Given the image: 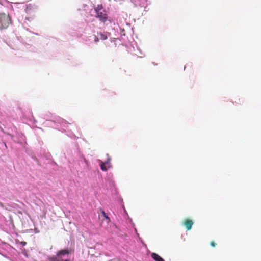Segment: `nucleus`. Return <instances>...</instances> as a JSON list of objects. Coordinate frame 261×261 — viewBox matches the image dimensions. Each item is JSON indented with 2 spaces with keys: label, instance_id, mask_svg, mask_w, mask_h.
<instances>
[{
  "label": "nucleus",
  "instance_id": "nucleus-1",
  "mask_svg": "<svg viewBox=\"0 0 261 261\" xmlns=\"http://www.w3.org/2000/svg\"><path fill=\"white\" fill-rule=\"evenodd\" d=\"M12 23L11 18L9 14L0 13V29H6Z\"/></svg>",
  "mask_w": 261,
  "mask_h": 261
},
{
  "label": "nucleus",
  "instance_id": "nucleus-2",
  "mask_svg": "<svg viewBox=\"0 0 261 261\" xmlns=\"http://www.w3.org/2000/svg\"><path fill=\"white\" fill-rule=\"evenodd\" d=\"M96 17L98 18L100 21L105 22L108 19L107 14L105 10L103 9L101 5H98L95 8Z\"/></svg>",
  "mask_w": 261,
  "mask_h": 261
},
{
  "label": "nucleus",
  "instance_id": "nucleus-3",
  "mask_svg": "<svg viewBox=\"0 0 261 261\" xmlns=\"http://www.w3.org/2000/svg\"><path fill=\"white\" fill-rule=\"evenodd\" d=\"M183 224L186 227L187 230H190L191 229L193 225V222L189 219H186L184 221Z\"/></svg>",
  "mask_w": 261,
  "mask_h": 261
},
{
  "label": "nucleus",
  "instance_id": "nucleus-4",
  "mask_svg": "<svg viewBox=\"0 0 261 261\" xmlns=\"http://www.w3.org/2000/svg\"><path fill=\"white\" fill-rule=\"evenodd\" d=\"M71 252H72L71 249H63V250L59 251L58 252L57 255V256L64 255L66 254H69L71 253Z\"/></svg>",
  "mask_w": 261,
  "mask_h": 261
},
{
  "label": "nucleus",
  "instance_id": "nucleus-5",
  "mask_svg": "<svg viewBox=\"0 0 261 261\" xmlns=\"http://www.w3.org/2000/svg\"><path fill=\"white\" fill-rule=\"evenodd\" d=\"M151 257L155 261H165L160 256L155 253L151 254Z\"/></svg>",
  "mask_w": 261,
  "mask_h": 261
},
{
  "label": "nucleus",
  "instance_id": "nucleus-6",
  "mask_svg": "<svg viewBox=\"0 0 261 261\" xmlns=\"http://www.w3.org/2000/svg\"><path fill=\"white\" fill-rule=\"evenodd\" d=\"M25 11L28 14H31L32 12H35V9L33 8L31 4H29L27 6Z\"/></svg>",
  "mask_w": 261,
  "mask_h": 261
},
{
  "label": "nucleus",
  "instance_id": "nucleus-7",
  "mask_svg": "<svg viewBox=\"0 0 261 261\" xmlns=\"http://www.w3.org/2000/svg\"><path fill=\"white\" fill-rule=\"evenodd\" d=\"M100 166L101 169L104 171H107L109 168L107 166V165H106L103 162H101Z\"/></svg>",
  "mask_w": 261,
  "mask_h": 261
},
{
  "label": "nucleus",
  "instance_id": "nucleus-8",
  "mask_svg": "<svg viewBox=\"0 0 261 261\" xmlns=\"http://www.w3.org/2000/svg\"><path fill=\"white\" fill-rule=\"evenodd\" d=\"M98 35L99 36V39L101 40H106L108 38L106 35L102 33H99L98 34Z\"/></svg>",
  "mask_w": 261,
  "mask_h": 261
},
{
  "label": "nucleus",
  "instance_id": "nucleus-9",
  "mask_svg": "<svg viewBox=\"0 0 261 261\" xmlns=\"http://www.w3.org/2000/svg\"><path fill=\"white\" fill-rule=\"evenodd\" d=\"M101 214L103 215V216L108 220V222H110L111 220L110 218L108 217V216L107 215V214L103 210H101Z\"/></svg>",
  "mask_w": 261,
  "mask_h": 261
},
{
  "label": "nucleus",
  "instance_id": "nucleus-10",
  "mask_svg": "<svg viewBox=\"0 0 261 261\" xmlns=\"http://www.w3.org/2000/svg\"><path fill=\"white\" fill-rule=\"evenodd\" d=\"M106 165H108V167H110V159H108L107 161H106L105 163H104Z\"/></svg>",
  "mask_w": 261,
  "mask_h": 261
},
{
  "label": "nucleus",
  "instance_id": "nucleus-11",
  "mask_svg": "<svg viewBox=\"0 0 261 261\" xmlns=\"http://www.w3.org/2000/svg\"><path fill=\"white\" fill-rule=\"evenodd\" d=\"M210 245H211L212 247H215V246H216V244L215 243V242L214 241H211V243H210Z\"/></svg>",
  "mask_w": 261,
  "mask_h": 261
},
{
  "label": "nucleus",
  "instance_id": "nucleus-12",
  "mask_svg": "<svg viewBox=\"0 0 261 261\" xmlns=\"http://www.w3.org/2000/svg\"><path fill=\"white\" fill-rule=\"evenodd\" d=\"M99 38L97 36H95V37H94V41L95 42H98L99 41Z\"/></svg>",
  "mask_w": 261,
  "mask_h": 261
},
{
  "label": "nucleus",
  "instance_id": "nucleus-13",
  "mask_svg": "<svg viewBox=\"0 0 261 261\" xmlns=\"http://www.w3.org/2000/svg\"><path fill=\"white\" fill-rule=\"evenodd\" d=\"M23 246H24L26 245L27 243L25 242H21L20 243Z\"/></svg>",
  "mask_w": 261,
  "mask_h": 261
},
{
  "label": "nucleus",
  "instance_id": "nucleus-14",
  "mask_svg": "<svg viewBox=\"0 0 261 261\" xmlns=\"http://www.w3.org/2000/svg\"><path fill=\"white\" fill-rule=\"evenodd\" d=\"M65 261H69V260L68 259H66Z\"/></svg>",
  "mask_w": 261,
  "mask_h": 261
}]
</instances>
